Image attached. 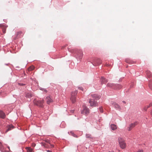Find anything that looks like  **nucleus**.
Returning a JSON list of instances; mask_svg holds the SVG:
<instances>
[{"label": "nucleus", "instance_id": "nucleus-1", "mask_svg": "<svg viewBox=\"0 0 152 152\" xmlns=\"http://www.w3.org/2000/svg\"><path fill=\"white\" fill-rule=\"evenodd\" d=\"M77 93V91H75L71 93L70 100L72 103H74L76 102V95Z\"/></svg>", "mask_w": 152, "mask_h": 152}, {"label": "nucleus", "instance_id": "nucleus-2", "mask_svg": "<svg viewBox=\"0 0 152 152\" xmlns=\"http://www.w3.org/2000/svg\"><path fill=\"white\" fill-rule=\"evenodd\" d=\"M44 100H37L36 99H35L34 100V104L40 107H43V104L44 103Z\"/></svg>", "mask_w": 152, "mask_h": 152}, {"label": "nucleus", "instance_id": "nucleus-3", "mask_svg": "<svg viewBox=\"0 0 152 152\" xmlns=\"http://www.w3.org/2000/svg\"><path fill=\"white\" fill-rule=\"evenodd\" d=\"M118 141L121 148L122 149L125 148L126 147V145L123 139L121 138H119Z\"/></svg>", "mask_w": 152, "mask_h": 152}, {"label": "nucleus", "instance_id": "nucleus-4", "mask_svg": "<svg viewBox=\"0 0 152 152\" xmlns=\"http://www.w3.org/2000/svg\"><path fill=\"white\" fill-rule=\"evenodd\" d=\"M77 58L80 61L83 58V53L82 50H78L76 53Z\"/></svg>", "mask_w": 152, "mask_h": 152}, {"label": "nucleus", "instance_id": "nucleus-5", "mask_svg": "<svg viewBox=\"0 0 152 152\" xmlns=\"http://www.w3.org/2000/svg\"><path fill=\"white\" fill-rule=\"evenodd\" d=\"M81 113L82 114L87 115L89 113V110L88 108L86 107H84L83 108V110H82Z\"/></svg>", "mask_w": 152, "mask_h": 152}, {"label": "nucleus", "instance_id": "nucleus-6", "mask_svg": "<svg viewBox=\"0 0 152 152\" xmlns=\"http://www.w3.org/2000/svg\"><path fill=\"white\" fill-rule=\"evenodd\" d=\"M89 102L90 104V106L91 107H96L98 104V103L96 101L91 99L89 100Z\"/></svg>", "mask_w": 152, "mask_h": 152}, {"label": "nucleus", "instance_id": "nucleus-7", "mask_svg": "<svg viewBox=\"0 0 152 152\" xmlns=\"http://www.w3.org/2000/svg\"><path fill=\"white\" fill-rule=\"evenodd\" d=\"M46 102L48 104H50L53 102V100L50 96H47L46 98Z\"/></svg>", "mask_w": 152, "mask_h": 152}, {"label": "nucleus", "instance_id": "nucleus-8", "mask_svg": "<svg viewBox=\"0 0 152 152\" xmlns=\"http://www.w3.org/2000/svg\"><path fill=\"white\" fill-rule=\"evenodd\" d=\"M101 83L102 85L103 84H105L108 81L107 79L105 78L102 77L101 79Z\"/></svg>", "mask_w": 152, "mask_h": 152}, {"label": "nucleus", "instance_id": "nucleus-9", "mask_svg": "<svg viewBox=\"0 0 152 152\" xmlns=\"http://www.w3.org/2000/svg\"><path fill=\"white\" fill-rule=\"evenodd\" d=\"M112 104L115 107V108H117L119 110L121 109V107L120 106L115 102H113Z\"/></svg>", "mask_w": 152, "mask_h": 152}, {"label": "nucleus", "instance_id": "nucleus-10", "mask_svg": "<svg viewBox=\"0 0 152 152\" xmlns=\"http://www.w3.org/2000/svg\"><path fill=\"white\" fill-rule=\"evenodd\" d=\"M136 125L135 123L131 124L129 125V127L128 128V130L130 131L133 128H134Z\"/></svg>", "mask_w": 152, "mask_h": 152}, {"label": "nucleus", "instance_id": "nucleus-11", "mask_svg": "<svg viewBox=\"0 0 152 152\" xmlns=\"http://www.w3.org/2000/svg\"><path fill=\"white\" fill-rule=\"evenodd\" d=\"M91 96H92V97L93 99H94V100L95 99L98 100V99H99V97L96 94H92Z\"/></svg>", "mask_w": 152, "mask_h": 152}, {"label": "nucleus", "instance_id": "nucleus-12", "mask_svg": "<svg viewBox=\"0 0 152 152\" xmlns=\"http://www.w3.org/2000/svg\"><path fill=\"white\" fill-rule=\"evenodd\" d=\"M5 115L4 113L2 111L0 110V117L2 118H5Z\"/></svg>", "mask_w": 152, "mask_h": 152}, {"label": "nucleus", "instance_id": "nucleus-13", "mask_svg": "<svg viewBox=\"0 0 152 152\" xmlns=\"http://www.w3.org/2000/svg\"><path fill=\"white\" fill-rule=\"evenodd\" d=\"M146 74L147 75V77H151L152 76V74H151V72L149 71H147L146 72Z\"/></svg>", "mask_w": 152, "mask_h": 152}, {"label": "nucleus", "instance_id": "nucleus-14", "mask_svg": "<svg viewBox=\"0 0 152 152\" xmlns=\"http://www.w3.org/2000/svg\"><path fill=\"white\" fill-rule=\"evenodd\" d=\"M110 127L112 130H114L117 129L116 125L114 124H112L110 125Z\"/></svg>", "mask_w": 152, "mask_h": 152}, {"label": "nucleus", "instance_id": "nucleus-15", "mask_svg": "<svg viewBox=\"0 0 152 152\" xmlns=\"http://www.w3.org/2000/svg\"><path fill=\"white\" fill-rule=\"evenodd\" d=\"M14 128V126L13 125H11L9 126L8 127V129L6 130V132H7L8 131L11 130Z\"/></svg>", "mask_w": 152, "mask_h": 152}, {"label": "nucleus", "instance_id": "nucleus-16", "mask_svg": "<svg viewBox=\"0 0 152 152\" xmlns=\"http://www.w3.org/2000/svg\"><path fill=\"white\" fill-rule=\"evenodd\" d=\"M32 96V94L30 93H28L26 94V97L27 98H30Z\"/></svg>", "mask_w": 152, "mask_h": 152}, {"label": "nucleus", "instance_id": "nucleus-17", "mask_svg": "<svg viewBox=\"0 0 152 152\" xmlns=\"http://www.w3.org/2000/svg\"><path fill=\"white\" fill-rule=\"evenodd\" d=\"M42 146H43V147L45 148H49L50 147L49 145L46 143L45 142H42Z\"/></svg>", "mask_w": 152, "mask_h": 152}, {"label": "nucleus", "instance_id": "nucleus-18", "mask_svg": "<svg viewBox=\"0 0 152 152\" xmlns=\"http://www.w3.org/2000/svg\"><path fill=\"white\" fill-rule=\"evenodd\" d=\"M115 87L114 88L117 89H120L121 88L122 86L121 85H119V84H117L115 85Z\"/></svg>", "mask_w": 152, "mask_h": 152}, {"label": "nucleus", "instance_id": "nucleus-19", "mask_svg": "<svg viewBox=\"0 0 152 152\" xmlns=\"http://www.w3.org/2000/svg\"><path fill=\"white\" fill-rule=\"evenodd\" d=\"M26 149L27 150V152H32V149L30 147H26Z\"/></svg>", "mask_w": 152, "mask_h": 152}, {"label": "nucleus", "instance_id": "nucleus-20", "mask_svg": "<svg viewBox=\"0 0 152 152\" xmlns=\"http://www.w3.org/2000/svg\"><path fill=\"white\" fill-rule=\"evenodd\" d=\"M107 86L109 87H112L114 86V85L113 83H108L107 85Z\"/></svg>", "mask_w": 152, "mask_h": 152}, {"label": "nucleus", "instance_id": "nucleus-21", "mask_svg": "<svg viewBox=\"0 0 152 152\" xmlns=\"http://www.w3.org/2000/svg\"><path fill=\"white\" fill-rule=\"evenodd\" d=\"M34 68V67L33 66H32L30 67H29L28 69V70L29 71H32L33 70Z\"/></svg>", "mask_w": 152, "mask_h": 152}, {"label": "nucleus", "instance_id": "nucleus-22", "mask_svg": "<svg viewBox=\"0 0 152 152\" xmlns=\"http://www.w3.org/2000/svg\"><path fill=\"white\" fill-rule=\"evenodd\" d=\"M22 34V32L21 31H19L18 32L16 33V36L18 37H19L20 35Z\"/></svg>", "mask_w": 152, "mask_h": 152}, {"label": "nucleus", "instance_id": "nucleus-23", "mask_svg": "<svg viewBox=\"0 0 152 152\" xmlns=\"http://www.w3.org/2000/svg\"><path fill=\"white\" fill-rule=\"evenodd\" d=\"M2 30L4 33H5L6 32V27L3 26L2 27Z\"/></svg>", "mask_w": 152, "mask_h": 152}, {"label": "nucleus", "instance_id": "nucleus-24", "mask_svg": "<svg viewBox=\"0 0 152 152\" xmlns=\"http://www.w3.org/2000/svg\"><path fill=\"white\" fill-rule=\"evenodd\" d=\"M149 87L152 90V81H150V82Z\"/></svg>", "mask_w": 152, "mask_h": 152}, {"label": "nucleus", "instance_id": "nucleus-25", "mask_svg": "<svg viewBox=\"0 0 152 152\" xmlns=\"http://www.w3.org/2000/svg\"><path fill=\"white\" fill-rule=\"evenodd\" d=\"M99 110L100 112H101L102 113H103V108H102V107H100L99 108Z\"/></svg>", "mask_w": 152, "mask_h": 152}, {"label": "nucleus", "instance_id": "nucleus-26", "mask_svg": "<svg viewBox=\"0 0 152 152\" xmlns=\"http://www.w3.org/2000/svg\"><path fill=\"white\" fill-rule=\"evenodd\" d=\"M98 63H97V64L98 65H99V64H101L102 63V61L100 59H98Z\"/></svg>", "mask_w": 152, "mask_h": 152}, {"label": "nucleus", "instance_id": "nucleus-27", "mask_svg": "<svg viewBox=\"0 0 152 152\" xmlns=\"http://www.w3.org/2000/svg\"><path fill=\"white\" fill-rule=\"evenodd\" d=\"M45 142L47 143L50 144V141L48 140H45Z\"/></svg>", "mask_w": 152, "mask_h": 152}, {"label": "nucleus", "instance_id": "nucleus-28", "mask_svg": "<svg viewBox=\"0 0 152 152\" xmlns=\"http://www.w3.org/2000/svg\"><path fill=\"white\" fill-rule=\"evenodd\" d=\"M78 88L82 91H83L84 90L83 88L81 87H79Z\"/></svg>", "mask_w": 152, "mask_h": 152}, {"label": "nucleus", "instance_id": "nucleus-29", "mask_svg": "<svg viewBox=\"0 0 152 152\" xmlns=\"http://www.w3.org/2000/svg\"><path fill=\"white\" fill-rule=\"evenodd\" d=\"M152 106V103H150L148 105H147L148 108L151 107Z\"/></svg>", "mask_w": 152, "mask_h": 152}, {"label": "nucleus", "instance_id": "nucleus-30", "mask_svg": "<svg viewBox=\"0 0 152 152\" xmlns=\"http://www.w3.org/2000/svg\"><path fill=\"white\" fill-rule=\"evenodd\" d=\"M148 108V107L147 106H145V107H144V109L145 110V111H146L147 109Z\"/></svg>", "mask_w": 152, "mask_h": 152}, {"label": "nucleus", "instance_id": "nucleus-31", "mask_svg": "<svg viewBox=\"0 0 152 152\" xmlns=\"http://www.w3.org/2000/svg\"><path fill=\"white\" fill-rule=\"evenodd\" d=\"M50 144V146H49V148H53L54 147V145H53Z\"/></svg>", "mask_w": 152, "mask_h": 152}, {"label": "nucleus", "instance_id": "nucleus-32", "mask_svg": "<svg viewBox=\"0 0 152 152\" xmlns=\"http://www.w3.org/2000/svg\"><path fill=\"white\" fill-rule=\"evenodd\" d=\"M91 135L89 134H86V137H90Z\"/></svg>", "mask_w": 152, "mask_h": 152}, {"label": "nucleus", "instance_id": "nucleus-33", "mask_svg": "<svg viewBox=\"0 0 152 152\" xmlns=\"http://www.w3.org/2000/svg\"><path fill=\"white\" fill-rule=\"evenodd\" d=\"M36 145V144L34 143H32V146L33 147H34Z\"/></svg>", "mask_w": 152, "mask_h": 152}, {"label": "nucleus", "instance_id": "nucleus-34", "mask_svg": "<svg viewBox=\"0 0 152 152\" xmlns=\"http://www.w3.org/2000/svg\"><path fill=\"white\" fill-rule=\"evenodd\" d=\"M73 135L75 137H77V136L75 134H73Z\"/></svg>", "mask_w": 152, "mask_h": 152}, {"label": "nucleus", "instance_id": "nucleus-35", "mask_svg": "<svg viewBox=\"0 0 152 152\" xmlns=\"http://www.w3.org/2000/svg\"><path fill=\"white\" fill-rule=\"evenodd\" d=\"M66 46H67V45H65V46H63V47H62V48H64L65 47H66Z\"/></svg>", "mask_w": 152, "mask_h": 152}, {"label": "nucleus", "instance_id": "nucleus-36", "mask_svg": "<svg viewBox=\"0 0 152 152\" xmlns=\"http://www.w3.org/2000/svg\"><path fill=\"white\" fill-rule=\"evenodd\" d=\"M2 146V144L0 142V148H1Z\"/></svg>", "mask_w": 152, "mask_h": 152}, {"label": "nucleus", "instance_id": "nucleus-37", "mask_svg": "<svg viewBox=\"0 0 152 152\" xmlns=\"http://www.w3.org/2000/svg\"><path fill=\"white\" fill-rule=\"evenodd\" d=\"M18 84H19V85H20V86H23V84H21V83H19Z\"/></svg>", "mask_w": 152, "mask_h": 152}, {"label": "nucleus", "instance_id": "nucleus-38", "mask_svg": "<svg viewBox=\"0 0 152 152\" xmlns=\"http://www.w3.org/2000/svg\"><path fill=\"white\" fill-rule=\"evenodd\" d=\"M47 152H52V151H50V150H47Z\"/></svg>", "mask_w": 152, "mask_h": 152}, {"label": "nucleus", "instance_id": "nucleus-39", "mask_svg": "<svg viewBox=\"0 0 152 152\" xmlns=\"http://www.w3.org/2000/svg\"><path fill=\"white\" fill-rule=\"evenodd\" d=\"M126 61L127 63H129V62H128V61L127 60H126Z\"/></svg>", "mask_w": 152, "mask_h": 152}, {"label": "nucleus", "instance_id": "nucleus-40", "mask_svg": "<svg viewBox=\"0 0 152 152\" xmlns=\"http://www.w3.org/2000/svg\"><path fill=\"white\" fill-rule=\"evenodd\" d=\"M123 102L124 103V104H126V102L125 101H123Z\"/></svg>", "mask_w": 152, "mask_h": 152}, {"label": "nucleus", "instance_id": "nucleus-41", "mask_svg": "<svg viewBox=\"0 0 152 152\" xmlns=\"http://www.w3.org/2000/svg\"><path fill=\"white\" fill-rule=\"evenodd\" d=\"M151 115H152V110H151Z\"/></svg>", "mask_w": 152, "mask_h": 152}, {"label": "nucleus", "instance_id": "nucleus-42", "mask_svg": "<svg viewBox=\"0 0 152 152\" xmlns=\"http://www.w3.org/2000/svg\"><path fill=\"white\" fill-rule=\"evenodd\" d=\"M68 50L69 51H70V50H69V49H68Z\"/></svg>", "mask_w": 152, "mask_h": 152}, {"label": "nucleus", "instance_id": "nucleus-43", "mask_svg": "<svg viewBox=\"0 0 152 152\" xmlns=\"http://www.w3.org/2000/svg\"><path fill=\"white\" fill-rule=\"evenodd\" d=\"M111 152H114L113 151H112Z\"/></svg>", "mask_w": 152, "mask_h": 152}, {"label": "nucleus", "instance_id": "nucleus-44", "mask_svg": "<svg viewBox=\"0 0 152 152\" xmlns=\"http://www.w3.org/2000/svg\"><path fill=\"white\" fill-rule=\"evenodd\" d=\"M108 66V65H106V66Z\"/></svg>", "mask_w": 152, "mask_h": 152}]
</instances>
